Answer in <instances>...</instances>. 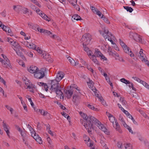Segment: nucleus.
<instances>
[{"instance_id": "nucleus-1", "label": "nucleus", "mask_w": 149, "mask_h": 149, "mask_svg": "<svg viewBox=\"0 0 149 149\" xmlns=\"http://www.w3.org/2000/svg\"><path fill=\"white\" fill-rule=\"evenodd\" d=\"M80 115L82 116L84 120L82 119H80L81 123L83 125L85 128L88 130V133L91 132V129L93 128V123L96 124L97 127L102 131L104 132L107 134H109V132L108 131L104 125L101 124L99 120H98L94 117L89 115L87 116L86 114L81 111L79 112Z\"/></svg>"}, {"instance_id": "nucleus-2", "label": "nucleus", "mask_w": 149, "mask_h": 149, "mask_svg": "<svg viewBox=\"0 0 149 149\" xmlns=\"http://www.w3.org/2000/svg\"><path fill=\"white\" fill-rule=\"evenodd\" d=\"M64 73L62 72H59L57 73L56 79L51 80L50 88L51 91L54 92L58 97H63V95L62 91V88L61 84L59 83L62 78L64 77Z\"/></svg>"}, {"instance_id": "nucleus-3", "label": "nucleus", "mask_w": 149, "mask_h": 149, "mask_svg": "<svg viewBox=\"0 0 149 149\" xmlns=\"http://www.w3.org/2000/svg\"><path fill=\"white\" fill-rule=\"evenodd\" d=\"M91 39V35L89 33H86L82 36L81 41L82 42L83 45H88L89 44Z\"/></svg>"}, {"instance_id": "nucleus-4", "label": "nucleus", "mask_w": 149, "mask_h": 149, "mask_svg": "<svg viewBox=\"0 0 149 149\" xmlns=\"http://www.w3.org/2000/svg\"><path fill=\"white\" fill-rule=\"evenodd\" d=\"M109 120L112 123H113V127L114 128H115L116 130L118 131V132L120 133H121L122 131L120 130V126L118 123L116 121H115V125H114L113 124L115 122V118L113 117V116H109Z\"/></svg>"}, {"instance_id": "nucleus-5", "label": "nucleus", "mask_w": 149, "mask_h": 149, "mask_svg": "<svg viewBox=\"0 0 149 149\" xmlns=\"http://www.w3.org/2000/svg\"><path fill=\"white\" fill-rule=\"evenodd\" d=\"M130 36V38H132L136 41L141 43H144V42L143 41L142 39L140 36L137 34L136 33H131Z\"/></svg>"}, {"instance_id": "nucleus-6", "label": "nucleus", "mask_w": 149, "mask_h": 149, "mask_svg": "<svg viewBox=\"0 0 149 149\" xmlns=\"http://www.w3.org/2000/svg\"><path fill=\"white\" fill-rule=\"evenodd\" d=\"M34 76L35 77L38 79H41L44 77L45 76L44 72L42 70H38L34 74Z\"/></svg>"}, {"instance_id": "nucleus-7", "label": "nucleus", "mask_w": 149, "mask_h": 149, "mask_svg": "<svg viewBox=\"0 0 149 149\" xmlns=\"http://www.w3.org/2000/svg\"><path fill=\"white\" fill-rule=\"evenodd\" d=\"M104 33L102 34V36L106 39L108 40V38H109L113 39L114 38L113 35L109 32L108 30L105 29L104 31Z\"/></svg>"}, {"instance_id": "nucleus-8", "label": "nucleus", "mask_w": 149, "mask_h": 149, "mask_svg": "<svg viewBox=\"0 0 149 149\" xmlns=\"http://www.w3.org/2000/svg\"><path fill=\"white\" fill-rule=\"evenodd\" d=\"M25 83V84L26 85L27 88L26 89L28 88L30 89V92H33V88H34V85H33L28 80H25V82H24Z\"/></svg>"}, {"instance_id": "nucleus-9", "label": "nucleus", "mask_w": 149, "mask_h": 149, "mask_svg": "<svg viewBox=\"0 0 149 149\" xmlns=\"http://www.w3.org/2000/svg\"><path fill=\"white\" fill-rule=\"evenodd\" d=\"M12 47L15 51L17 49H21L23 50L24 49L22 48L19 45L17 42L16 41H14L11 44Z\"/></svg>"}, {"instance_id": "nucleus-10", "label": "nucleus", "mask_w": 149, "mask_h": 149, "mask_svg": "<svg viewBox=\"0 0 149 149\" xmlns=\"http://www.w3.org/2000/svg\"><path fill=\"white\" fill-rule=\"evenodd\" d=\"M38 70V68L36 66L32 65L28 68V70L29 72L32 73H34L36 72Z\"/></svg>"}, {"instance_id": "nucleus-11", "label": "nucleus", "mask_w": 149, "mask_h": 149, "mask_svg": "<svg viewBox=\"0 0 149 149\" xmlns=\"http://www.w3.org/2000/svg\"><path fill=\"white\" fill-rule=\"evenodd\" d=\"M42 56L49 62H52V59L50 55L48 54L44 53L42 54Z\"/></svg>"}, {"instance_id": "nucleus-12", "label": "nucleus", "mask_w": 149, "mask_h": 149, "mask_svg": "<svg viewBox=\"0 0 149 149\" xmlns=\"http://www.w3.org/2000/svg\"><path fill=\"white\" fill-rule=\"evenodd\" d=\"M123 49L125 52L129 54L131 57L134 56V54L132 53L131 50L129 47L127 46V47H124Z\"/></svg>"}, {"instance_id": "nucleus-13", "label": "nucleus", "mask_w": 149, "mask_h": 149, "mask_svg": "<svg viewBox=\"0 0 149 149\" xmlns=\"http://www.w3.org/2000/svg\"><path fill=\"white\" fill-rule=\"evenodd\" d=\"M1 63L3 66L5 68H7L8 67H9L11 68H12L9 61H6L3 60Z\"/></svg>"}, {"instance_id": "nucleus-14", "label": "nucleus", "mask_w": 149, "mask_h": 149, "mask_svg": "<svg viewBox=\"0 0 149 149\" xmlns=\"http://www.w3.org/2000/svg\"><path fill=\"white\" fill-rule=\"evenodd\" d=\"M73 91L72 89H70L66 91L65 93L68 98H71L73 93Z\"/></svg>"}, {"instance_id": "nucleus-15", "label": "nucleus", "mask_w": 149, "mask_h": 149, "mask_svg": "<svg viewBox=\"0 0 149 149\" xmlns=\"http://www.w3.org/2000/svg\"><path fill=\"white\" fill-rule=\"evenodd\" d=\"M3 127L4 130L6 132L7 135L9 136V133L10 132L8 130V126L6 124V123L4 121H3Z\"/></svg>"}, {"instance_id": "nucleus-16", "label": "nucleus", "mask_w": 149, "mask_h": 149, "mask_svg": "<svg viewBox=\"0 0 149 149\" xmlns=\"http://www.w3.org/2000/svg\"><path fill=\"white\" fill-rule=\"evenodd\" d=\"M1 28L3 31H5L6 32H8L9 33H11V30L10 29L8 26L3 25Z\"/></svg>"}, {"instance_id": "nucleus-17", "label": "nucleus", "mask_w": 149, "mask_h": 149, "mask_svg": "<svg viewBox=\"0 0 149 149\" xmlns=\"http://www.w3.org/2000/svg\"><path fill=\"white\" fill-rule=\"evenodd\" d=\"M22 7L19 5H14L13 6V9L16 12L19 13Z\"/></svg>"}, {"instance_id": "nucleus-18", "label": "nucleus", "mask_w": 149, "mask_h": 149, "mask_svg": "<svg viewBox=\"0 0 149 149\" xmlns=\"http://www.w3.org/2000/svg\"><path fill=\"white\" fill-rule=\"evenodd\" d=\"M96 56L94 55H92L90 57V59L95 64H98L99 63V61L97 60Z\"/></svg>"}, {"instance_id": "nucleus-19", "label": "nucleus", "mask_w": 149, "mask_h": 149, "mask_svg": "<svg viewBox=\"0 0 149 149\" xmlns=\"http://www.w3.org/2000/svg\"><path fill=\"white\" fill-rule=\"evenodd\" d=\"M102 54L101 52L99 50V49H95V51L94 53V55L97 57H100L101 56Z\"/></svg>"}, {"instance_id": "nucleus-20", "label": "nucleus", "mask_w": 149, "mask_h": 149, "mask_svg": "<svg viewBox=\"0 0 149 149\" xmlns=\"http://www.w3.org/2000/svg\"><path fill=\"white\" fill-rule=\"evenodd\" d=\"M72 19L76 20H80L81 19L80 16L78 15H74L72 17Z\"/></svg>"}, {"instance_id": "nucleus-21", "label": "nucleus", "mask_w": 149, "mask_h": 149, "mask_svg": "<svg viewBox=\"0 0 149 149\" xmlns=\"http://www.w3.org/2000/svg\"><path fill=\"white\" fill-rule=\"evenodd\" d=\"M91 89L93 91L95 95L97 96V97H99V94L98 93V91H97L95 88V87H92Z\"/></svg>"}, {"instance_id": "nucleus-22", "label": "nucleus", "mask_w": 149, "mask_h": 149, "mask_svg": "<svg viewBox=\"0 0 149 149\" xmlns=\"http://www.w3.org/2000/svg\"><path fill=\"white\" fill-rule=\"evenodd\" d=\"M79 100V97L78 96L74 94L73 97L72 101L74 103H76Z\"/></svg>"}, {"instance_id": "nucleus-23", "label": "nucleus", "mask_w": 149, "mask_h": 149, "mask_svg": "<svg viewBox=\"0 0 149 149\" xmlns=\"http://www.w3.org/2000/svg\"><path fill=\"white\" fill-rule=\"evenodd\" d=\"M37 138H35V140L36 141L40 144L42 143V141L41 138L38 135H37Z\"/></svg>"}, {"instance_id": "nucleus-24", "label": "nucleus", "mask_w": 149, "mask_h": 149, "mask_svg": "<svg viewBox=\"0 0 149 149\" xmlns=\"http://www.w3.org/2000/svg\"><path fill=\"white\" fill-rule=\"evenodd\" d=\"M124 8L126 9L127 11H128L130 13H131L133 10V9L131 7L128 6H123Z\"/></svg>"}, {"instance_id": "nucleus-25", "label": "nucleus", "mask_w": 149, "mask_h": 149, "mask_svg": "<svg viewBox=\"0 0 149 149\" xmlns=\"http://www.w3.org/2000/svg\"><path fill=\"white\" fill-rule=\"evenodd\" d=\"M68 1L73 6H74L77 4V0H69Z\"/></svg>"}, {"instance_id": "nucleus-26", "label": "nucleus", "mask_w": 149, "mask_h": 149, "mask_svg": "<svg viewBox=\"0 0 149 149\" xmlns=\"http://www.w3.org/2000/svg\"><path fill=\"white\" fill-rule=\"evenodd\" d=\"M61 113L65 118H66L68 120H70V116L66 113H65L64 112H63Z\"/></svg>"}, {"instance_id": "nucleus-27", "label": "nucleus", "mask_w": 149, "mask_h": 149, "mask_svg": "<svg viewBox=\"0 0 149 149\" xmlns=\"http://www.w3.org/2000/svg\"><path fill=\"white\" fill-rule=\"evenodd\" d=\"M88 85L90 88L93 87V82L91 80L89 79V82H87Z\"/></svg>"}, {"instance_id": "nucleus-28", "label": "nucleus", "mask_w": 149, "mask_h": 149, "mask_svg": "<svg viewBox=\"0 0 149 149\" xmlns=\"http://www.w3.org/2000/svg\"><path fill=\"white\" fill-rule=\"evenodd\" d=\"M120 81L125 84H130V82L124 78H122L120 79Z\"/></svg>"}, {"instance_id": "nucleus-29", "label": "nucleus", "mask_w": 149, "mask_h": 149, "mask_svg": "<svg viewBox=\"0 0 149 149\" xmlns=\"http://www.w3.org/2000/svg\"><path fill=\"white\" fill-rule=\"evenodd\" d=\"M39 112L42 115L44 116L46 115L48 113L47 111H45L43 109L40 110H39Z\"/></svg>"}, {"instance_id": "nucleus-30", "label": "nucleus", "mask_w": 149, "mask_h": 149, "mask_svg": "<svg viewBox=\"0 0 149 149\" xmlns=\"http://www.w3.org/2000/svg\"><path fill=\"white\" fill-rule=\"evenodd\" d=\"M28 47L33 49H36V45L33 43L31 44H29L28 45Z\"/></svg>"}, {"instance_id": "nucleus-31", "label": "nucleus", "mask_w": 149, "mask_h": 149, "mask_svg": "<svg viewBox=\"0 0 149 149\" xmlns=\"http://www.w3.org/2000/svg\"><path fill=\"white\" fill-rule=\"evenodd\" d=\"M83 139L84 141L86 142L87 141H88V142H89L90 138L88 136L86 135H84V136Z\"/></svg>"}, {"instance_id": "nucleus-32", "label": "nucleus", "mask_w": 149, "mask_h": 149, "mask_svg": "<svg viewBox=\"0 0 149 149\" xmlns=\"http://www.w3.org/2000/svg\"><path fill=\"white\" fill-rule=\"evenodd\" d=\"M5 106L8 110H10L11 114H12L13 113V109L11 107H10V106L8 105H6Z\"/></svg>"}, {"instance_id": "nucleus-33", "label": "nucleus", "mask_w": 149, "mask_h": 149, "mask_svg": "<svg viewBox=\"0 0 149 149\" xmlns=\"http://www.w3.org/2000/svg\"><path fill=\"white\" fill-rule=\"evenodd\" d=\"M103 15H102V16L101 17V18H103V20H104V21L107 23V24H110V22H109V21L108 19L105 17H103Z\"/></svg>"}, {"instance_id": "nucleus-34", "label": "nucleus", "mask_w": 149, "mask_h": 149, "mask_svg": "<svg viewBox=\"0 0 149 149\" xmlns=\"http://www.w3.org/2000/svg\"><path fill=\"white\" fill-rule=\"evenodd\" d=\"M145 57H146V56L143 53L142 54H141V55H140L139 58L142 62H143V60H144V58H145Z\"/></svg>"}, {"instance_id": "nucleus-35", "label": "nucleus", "mask_w": 149, "mask_h": 149, "mask_svg": "<svg viewBox=\"0 0 149 149\" xmlns=\"http://www.w3.org/2000/svg\"><path fill=\"white\" fill-rule=\"evenodd\" d=\"M22 10L24 11L23 13L26 14L29 12L28 9L24 7H22Z\"/></svg>"}, {"instance_id": "nucleus-36", "label": "nucleus", "mask_w": 149, "mask_h": 149, "mask_svg": "<svg viewBox=\"0 0 149 149\" xmlns=\"http://www.w3.org/2000/svg\"><path fill=\"white\" fill-rule=\"evenodd\" d=\"M44 32V33L47 35H49L50 36L51 35H52V33L51 31L47 30H45Z\"/></svg>"}, {"instance_id": "nucleus-37", "label": "nucleus", "mask_w": 149, "mask_h": 149, "mask_svg": "<svg viewBox=\"0 0 149 149\" xmlns=\"http://www.w3.org/2000/svg\"><path fill=\"white\" fill-rule=\"evenodd\" d=\"M120 43V45L122 46V47L124 48V47H127L126 45L120 39L119 40Z\"/></svg>"}, {"instance_id": "nucleus-38", "label": "nucleus", "mask_w": 149, "mask_h": 149, "mask_svg": "<svg viewBox=\"0 0 149 149\" xmlns=\"http://www.w3.org/2000/svg\"><path fill=\"white\" fill-rule=\"evenodd\" d=\"M120 101L121 102L123 105H126L127 102L123 98H121L120 99Z\"/></svg>"}, {"instance_id": "nucleus-39", "label": "nucleus", "mask_w": 149, "mask_h": 149, "mask_svg": "<svg viewBox=\"0 0 149 149\" xmlns=\"http://www.w3.org/2000/svg\"><path fill=\"white\" fill-rule=\"evenodd\" d=\"M7 40L8 41L10 44L12 43L14 41L13 40L10 38H8Z\"/></svg>"}, {"instance_id": "nucleus-40", "label": "nucleus", "mask_w": 149, "mask_h": 149, "mask_svg": "<svg viewBox=\"0 0 149 149\" xmlns=\"http://www.w3.org/2000/svg\"><path fill=\"white\" fill-rule=\"evenodd\" d=\"M125 146V149H132V146L130 144H127Z\"/></svg>"}, {"instance_id": "nucleus-41", "label": "nucleus", "mask_w": 149, "mask_h": 149, "mask_svg": "<svg viewBox=\"0 0 149 149\" xmlns=\"http://www.w3.org/2000/svg\"><path fill=\"white\" fill-rule=\"evenodd\" d=\"M38 26L36 24H34L33 25V27H32V29H33L36 31H37L38 30Z\"/></svg>"}, {"instance_id": "nucleus-42", "label": "nucleus", "mask_w": 149, "mask_h": 149, "mask_svg": "<svg viewBox=\"0 0 149 149\" xmlns=\"http://www.w3.org/2000/svg\"><path fill=\"white\" fill-rule=\"evenodd\" d=\"M19 49H17L15 51V52L18 55L20 56L21 57V56H23V55L22 54L21 52H19Z\"/></svg>"}, {"instance_id": "nucleus-43", "label": "nucleus", "mask_w": 149, "mask_h": 149, "mask_svg": "<svg viewBox=\"0 0 149 149\" xmlns=\"http://www.w3.org/2000/svg\"><path fill=\"white\" fill-rule=\"evenodd\" d=\"M119 119L121 121V124H122L125 122L123 118L120 115L119 116Z\"/></svg>"}, {"instance_id": "nucleus-44", "label": "nucleus", "mask_w": 149, "mask_h": 149, "mask_svg": "<svg viewBox=\"0 0 149 149\" xmlns=\"http://www.w3.org/2000/svg\"><path fill=\"white\" fill-rule=\"evenodd\" d=\"M130 84H131V85H128V86H129V87L130 88L131 87L133 90L136 91V89L134 87L133 84L132 83H130Z\"/></svg>"}, {"instance_id": "nucleus-45", "label": "nucleus", "mask_w": 149, "mask_h": 149, "mask_svg": "<svg viewBox=\"0 0 149 149\" xmlns=\"http://www.w3.org/2000/svg\"><path fill=\"white\" fill-rule=\"evenodd\" d=\"M140 83L142 84L144 86H145L146 87L148 85V84H147L145 81H143L142 80H141V81L140 82Z\"/></svg>"}, {"instance_id": "nucleus-46", "label": "nucleus", "mask_w": 149, "mask_h": 149, "mask_svg": "<svg viewBox=\"0 0 149 149\" xmlns=\"http://www.w3.org/2000/svg\"><path fill=\"white\" fill-rule=\"evenodd\" d=\"M91 8L92 10V11L93 12L95 13L96 11L98 9L97 8H95V7L93 6H91Z\"/></svg>"}, {"instance_id": "nucleus-47", "label": "nucleus", "mask_w": 149, "mask_h": 149, "mask_svg": "<svg viewBox=\"0 0 149 149\" xmlns=\"http://www.w3.org/2000/svg\"><path fill=\"white\" fill-rule=\"evenodd\" d=\"M143 62H144L146 64L148 65V66L149 67V61L145 58H144V60H143Z\"/></svg>"}, {"instance_id": "nucleus-48", "label": "nucleus", "mask_w": 149, "mask_h": 149, "mask_svg": "<svg viewBox=\"0 0 149 149\" xmlns=\"http://www.w3.org/2000/svg\"><path fill=\"white\" fill-rule=\"evenodd\" d=\"M86 45H83V48H84V51H85L86 52L88 51L89 50V49L88 47H86Z\"/></svg>"}, {"instance_id": "nucleus-49", "label": "nucleus", "mask_w": 149, "mask_h": 149, "mask_svg": "<svg viewBox=\"0 0 149 149\" xmlns=\"http://www.w3.org/2000/svg\"><path fill=\"white\" fill-rule=\"evenodd\" d=\"M0 81L3 83L5 86H6V82L0 76Z\"/></svg>"}, {"instance_id": "nucleus-50", "label": "nucleus", "mask_w": 149, "mask_h": 149, "mask_svg": "<svg viewBox=\"0 0 149 149\" xmlns=\"http://www.w3.org/2000/svg\"><path fill=\"white\" fill-rule=\"evenodd\" d=\"M132 78L134 79V80L138 81V82H140L141 81V80L139 78L133 77H132Z\"/></svg>"}, {"instance_id": "nucleus-51", "label": "nucleus", "mask_w": 149, "mask_h": 149, "mask_svg": "<svg viewBox=\"0 0 149 149\" xmlns=\"http://www.w3.org/2000/svg\"><path fill=\"white\" fill-rule=\"evenodd\" d=\"M87 107L89 108L90 109H91L92 110H95V107L93 106H92V105H90L89 104H88L87 105Z\"/></svg>"}, {"instance_id": "nucleus-52", "label": "nucleus", "mask_w": 149, "mask_h": 149, "mask_svg": "<svg viewBox=\"0 0 149 149\" xmlns=\"http://www.w3.org/2000/svg\"><path fill=\"white\" fill-rule=\"evenodd\" d=\"M43 85L42 86H44L45 89V90L47 91L48 90V86L46 84H43Z\"/></svg>"}, {"instance_id": "nucleus-53", "label": "nucleus", "mask_w": 149, "mask_h": 149, "mask_svg": "<svg viewBox=\"0 0 149 149\" xmlns=\"http://www.w3.org/2000/svg\"><path fill=\"white\" fill-rule=\"evenodd\" d=\"M35 50H36L37 51V52L39 53L40 54H42V51L41 49H40V48L38 47L37 48H36V49Z\"/></svg>"}, {"instance_id": "nucleus-54", "label": "nucleus", "mask_w": 149, "mask_h": 149, "mask_svg": "<svg viewBox=\"0 0 149 149\" xmlns=\"http://www.w3.org/2000/svg\"><path fill=\"white\" fill-rule=\"evenodd\" d=\"M95 13H96L100 17L101 16V13L100 11H99L98 9H97V10L96 11Z\"/></svg>"}, {"instance_id": "nucleus-55", "label": "nucleus", "mask_w": 149, "mask_h": 149, "mask_svg": "<svg viewBox=\"0 0 149 149\" xmlns=\"http://www.w3.org/2000/svg\"><path fill=\"white\" fill-rule=\"evenodd\" d=\"M15 128L20 132L22 131V129L17 125H15Z\"/></svg>"}, {"instance_id": "nucleus-56", "label": "nucleus", "mask_w": 149, "mask_h": 149, "mask_svg": "<svg viewBox=\"0 0 149 149\" xmlns=\"http://www.w3.org/2000/svg\"><path fill=\"white\" fill-rule=\"evenodd\" d=\"M31 8L33 10H35L37 8L34 5H31L30 6Z\"/></svg>"}, {"instance_id": "nucleus-57", "label": "nucleus", "mask_w": 149, "mask_h": 149, "mask_svg": "<svg viewBox=\"0 0 149 149\" xmlns=\"http://www.w3.org/2000/svg\"><path fill=\"white\" fill-rule=\"evenodd\" d=\"M20 133L22 137H26V134L24 132L22 131Z\"/></svg>"}, {"instance_id": "nucleus-58", "label": "nucleus", "mask_w": 149, "mask_h": 149, "mask_svg": "<svg viewBox=\"0 0 149 149\" xmlns=\"http://www.w3.org/2000/svg\"><path fill=\"white\" fill-rule=\"evenodd\" d=\"M29 100L31 104L32 107L34 108V104L33 102H32L31 98H29Z\"/></svg>"}, {"instance_id": "nucleus-59", "label": "nucleus", "mask_w": 149, "mask_h": 149, "mask_svg": "<svg viewBox=\"0 0 149 149\" xmlns=\"http://www.w3.org/2000/svg\"><path fill=\"white\" fill-rule=\"evenodd\" d=\"M112 38H108V40L111 43V44H113V45H116V44L113 42V41L112 40Z\"/></svg>"}, {"instance_id": "nucleus-60", "label": "nucleus", "mask_w": 149, "mask_h": 149, "mask_svg": "<svg viewBox=\"0 0 149 149\" xmlns=\"http://www.w3.org/2000/svg\"><path fill=\"white\" fill-rule=\"evenodd\" d=\"M122 143L121 142H118L117 145L118 147L120 148H122Z\"/></svg>"}, {"instance_id": "nucleus-61", "label": "nucleus", "mask_w": 149, "mask_h": 149, "mask_svg": "<svg viewBox=\"0 0 149 149\" xmlns=\"http://www.w3.org/2000/svg\"><path fill=\"white\" fill-rule=\"evenodd\" d=\"M1 55L2 56L3 58H4L3 60H5V61H9V60L8 59V58L6 57V56L4 55L3 54H1Z\"/></svg>"}, {"instance_id": "nucleus-62", "label": "nucleus", "mask_w": 149, "mask_h": 149, "mask_svg": "<svg viewBox=\"0 0 149 149\" xmlns=\"http://www.w3.org/2000/svg\"><path fill=\"white\" fill-rule=\"evenodd\" d=\"M45 29H39V28H38V30H37V31H39L41 33H44V31L45 30Z\"/></svg>"}, {"instance_id": "nucleus-63", "label": "nucleus", "mask_w": 149, "mask_h": 149, "mask_svg": "<svg viewBox=\"0 0 149 149\" xmlns=\"http://www.w3.org/2000/svg\"><path fill=\"white\" fill-rule=\"evenodd\" d=\"M1 15L3 17H5L6 16V11L4 10L3 12L1 13Z\"/></svg>"}, {"instance_id": "nucleus-64", "label": "nucleus", "mask_w": 149, "mask_h": 149, "mask_svg": "<svg viewBox=\"0 0 149 149\" xmlns=\"http://www.w3.org/2000/svg\"><path fill=\"white\" fill-rule=\"evenodd\" d=\"M27 127L28 128L30 131H33V129L31 127V126L29 125V124H28L27 125Z\"/></svg>"}]
</instances>
